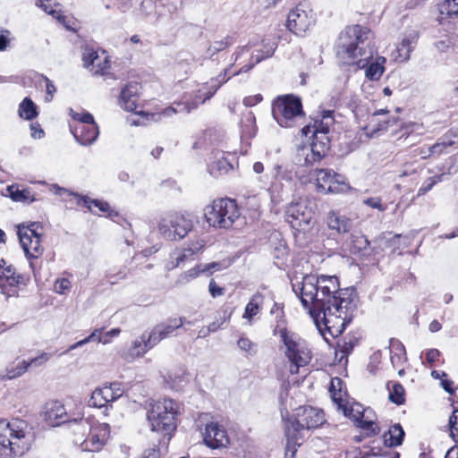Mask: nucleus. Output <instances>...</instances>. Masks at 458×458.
Listing matches in <instances>:
<instances>
[{"mask_svg":"<svg viewBox=\"0 0 458 458\" xmlns=\"http://www.w3.org/2000/svg\"><path fill=\"white\" fill-rule=\"evenodd\" d=\"M82 60L84 66L90 70L92 66H95L96 62L99 60V55L93 49H86L82 54Z\"/></svg>","mask_w":458,"mask_h":458,"instance_id":"603ef678","label":"nucleus"},{"mask_svg":"<svg viewBox=\"0 0 458 458\" xmlns=\"http://www.w3.org/2000/svg\"><path fill=\"white\" fill-rule=\"evenodd\" d=\"M369 245V241L363 235H352V241L349 245L351 253L358 254L361 250H366Z\"/></svg>","mask_w":458,"mask_h":458,"instance_id":"37998d69","label":"nucleus"},{"mask_svg":"<svg viewBox=\"0 0 458 458\" xmlns=\"http://www.w3.org/2000/svg\"><path fill=\"white\" fill-rule=\"evenodd\" d=\"M274 258H283L288 255V250L284 241H280L274 249Z\"/></svg>","mask_w":458,"mask_h":458,"instance_id":"338daca9","label":"nucleus"},{"mask_svg":"<svg viewBox=\"0 0 458 458\" xmlns=\"http://www.w3.org/2000/svg\"><path fill=\"white\" fill-rule=\"evenodd\" d=\"M363 202L365 205H367L372 208H377L379 211H385L386 209V207L382 205L381 199L377 198V197L368 198V199H364Z\"/></svg>","mask_w":458,"mask_h":458,"instance_id":"69168bd1","label":"nucleus"},{"mask_svg":"<svg viewBox=\"0 0 458 458\" xmlns=\"http://www.w3.org/2000/svg\"><path fill=\"white\" fill-rule=\"evenodd\" d=\"M233 66V64H230L227 68H225L221 73H219L216 78H212L207 85L209 89V93L208 98H212L215 93L217 91V89L225 82L228 81V80L231 78L230 75H228L229 72L231 71L232 67Z\"/></svg>","mask_w":458,"mask_h":458,"instance_id":"f704fd0d","label":"nucleus"},{"mask_svg":"<svg viewBox=\"0 0 458 458\" xmlns=\"http://www.w3.org/2000/svg\"><path fill=\"white\" fill-rule=\"evenodd\" d=\"M233 44V39L231 36H226L220 40H216L211 43L206 50L208 58H213L215 55L225 50Z\"/></svg>","mask_w":458,"mask_h":458,"instance_id":"c9c22d12","label":"nucleus"},{"mask_svg":"<svg viewBox=\"0 0 458 458\" xmlns=\"http://www.w3.org/2000/svg\"><path fill=\"white\" fill-rule=\"evenodd\" d=\"M272 114L281 127L291 128L296 120L303 118L301 100L293 95L278 97L272 104Z\"/></svg>","mask_w":458,"mask_h":458,"instance_id":"0eeeda50","label":"nucleus"},{"mask_svg":"<svg viewBox=\"0 0 458 458\" xmlns=\"http://www.w3.org/2000/svg\"><path fill=\"white\" fill-rule=\"evenodd\" d=\"M205 247L202 240H196L182 249V253L178 258H190L193 255L201 254V250Z\"/></svg>","mask_w":458,"mask_h":458,"instance_id":"79ce46f5","label":"nucleus"},{"mask_svg":"<svg viewBox=\"0 0 458 458\" xmlns=\"http://www.w3.org/2000/svg\"><path fill=\"white\" fill-rule=\"evenodd\" d=\"M29 367L27 365V361L21 360L17 364L11 365L6 368L5 373L1 374L0 377L2 379H13L21 375H23Z\"/></svg>","mask_w":458,"mask_h":458,"instance_id":"ea45409f","label":"nucleus"},{"mask_svg":"<svg viewBox=\"0 0 458 458\" xmlns=\"http://www.w3.org/2000/svg\"><path fill=\"white\" fill-rule=\"evenodd\" d=\"M7 191L11 199L14 201H27L29 199V191H21L16 185L7 187Z\"/></svg>","mask_w":458,"mask_h":458,"instance_id":"8fccbe9b","label":"nucleus"},{"mask_svg":"<svg viewBox=\"0 0 458 458\" xmlns=\"http://www.w3.org/2000/svg\"><path fill=\"white\" fill-rule=\"evenodd\" d=\"M200 273H204L200 266H196L195 267L189 269L188 271L182 273L177 280V284H183L191 280L196 278Z\"/></svg>","mask_w":458,"mask_h":458,"instance_id":"864d4df0","label":"nucleus"},{"mask_svg":"<svg viewBox=\"0 0 458 458\" xmlns=\"http://www.w3.org/2000/svg\"><path fill=\"white\" fill-rule=\"evenodd\" d=\"M203 441L207 446L212 449L227 447L230 444L225 428L215 421L206 424Z\"/></svg>","mask_w":458,"mask_h":458,"instance_id":"f3484780","label":"nucleus"},{"mask_svg":"<svg viewBox=\"0 0 458 458\" xmlns=\"http://www.w3.org/2000/svg\"><path fill=\"white\" fill-rule=\"evenodd\" d=\"M418 38L419 33L416 30H411L405 34L402 42L397 47L398 58L402 61L409 60L411 51L417 45Z\"/></svg>","mask_w":458,"mask_h":458,"instance_id":"cd10ccee","label":"nucleus"},{"mask_svg":"<svg viewBox=\"0 0 458 458\" xmlns=\"http://www.w3.org/2000/svg\"><path fill=\"white\" fill-rule=\"evenodd\" d=\"M329 148V136L313 132L312 142L308 146H301L298 148L296 159L300 165H313L327 156Z\"/></svg>","mask_w":458,"mask_h":458,"instance_id":"1a4fd4ad","label":"nucleus"},{"mask_svg":"<svg viewBox=\"0 0 458 458\" xmlns=\"http://www.w3.org/2000/svg\"><path fill=\"white\" fill-rule=\"evenodd\" d=\"M124 390L119 382L110 383L102 387L96 388L89 400V405L97 408L108 407L113 403L123 396Z\"/></svg>","mask_w":458,"mask_h":458,"instance_id":"4468645a","label":"nucleus"},{"mask_svg":"<svg viewBox=\"0 0 458 458\" xmlns=\"http://www.w3.org/2000/svg\"><path fill=\"white\" fill-rule=\"evenodd\" d=\"M238 347L247 355H254L257 352L256 344L249 338L242 336L237 342Z\"/></svg>","mask_w":458,"mask_h":458,"instance_id":"09e8293b","label":"nucleus"},{"mask_svg":"<svg viewBox=\"0 0 458 458\" xmlns=\"http://www.w3.org/2000/svg\"><path fill=\"white\" fill-rule=\"evenodd\" d=\"M315 175L317 189L319 192L340 193L349 189L345 177L332 169H317Z\"/></svg>","mask_w":458,"mask_h":458,"instance_id":"9b49d317","label":"nucleus"},{"mask_svg":"<svg viewBox=\"0 0 458 458\" xmlns=\"http://www.w3.org/2000/svg\"><path fill=\"white\" fill-rule=\"evenodd\" d=\"M56 194L60 196L65 195L73 196L77 198V204H83L92 213H95L93 208H97L99 212L104 213L106 216L112 217L118 216V213L115 210L112 209L110 205L106 201L100 199H92L88 196H81L78 193L72 192L64 188H58L56 191Z\"/></svg>","mask_w":458,"mask_h":458,"instance_id":"a211bd4d","label":"nucleus"},{"mask_svg":"<svg viewBox=\"0 0 458 458\" xmlns=\"http://www.w3.org/2000/svg\"><path fill=\"white\" fill-rule=\"evenodd\" d=\"M38 229H42V226L37 222L31 223L29 226L18 227V238L27 258H38L43 253L40 243L41 233Z\"/></svg>","mask_w":458,"mask_h":458,"instance_id":"9d476101","label":"nucleus"},{"mask_svg":"<svg viewBox=\"0 0 458 458\" xmlns=\"http://www.w3.org/2000/svg\"><path fill=\"white\" fill-rule=\"evenodd\" d=\"M450 430L453 435H458V409H455L449 418Z\"/></svg>","mask_w":458,"mask_h":458,"instance_id":"774afa93","label":"nucleus"},{"mask_svg":"<svg viewBox=\"0 0 458 458\" xmlns=\"http://www.w3.org/2000/svg\"><path fill=\"white\" fill-rule=\"evenodd\" d=\"M315 23V15L311 10H305L301 4L291 10L287 16L288 30L297 36H303Z\"/></svg>","mask_w":458,"mask_h":458,"instance_id":"f8f14e48","label":"nucleus"},{"mask_svg":"<svg viewBox=\"0 0 458 458\" xmlns=\"http://www.w3.org/2000/svg\"><path fill=\"white\" fill-rule=\"evenodd\" d=\"M51 358V354L47 352H42L40 355L27 361L28 367H38L46 363Z\"/></svg>","mask_w":458,"mask_h":458,"instance_id":"bf43d9fd","label":"nucleus"},{"mask_svg":"<svg viewBox=\"0 0 458 458\" xmlns=\"http://www.w3.org/2000/svg\"><path fill=\"white\" fill-rule=\"evenodd\" d=\"M19 114L26 120H32L38 115L37 106L30 98H25L21 101L19 106Z\"/></svg>","mask_w":458,"mask_h":458,"instance_id":"58836bf2","label":"nucleus"},{"mask_svg":"<svg viewBox=\"0 0 458 458\" xmlns=\"http://www.w3.org/2000/svg\"><path fill=\"white\" fill-rule=\"evenodd\" d=\"M280 337L285 347L284 355L290 362L289 371L293 375L298 374L300 368L311 360V352L306 343L294 333L281 329Z\"/></svg>","mask_w":458,"mask_h":458,"instance_id":"39448f33","label":"nucleus"},{"mask_svg":"<svg viewBox=\"0 0 458 458\" xmlns=\"http://www.w3.org/2000/svg\"><path fill=\"white\" fill-rule=\"evenodd\" d=\"M328 228L339 234L349 233L353 229V220L336 211H330L327 217Z\"/></svg>","mask_w":458,"mask_h":458,"instance_id":"5701e85b","label":"nucleus"},{"mask_svg":"<svg viewBox=\"0 0 458 458\" xmlns=\"http://www.w3.org/2000/svg\"><path fill=\"white\" fill-rule=\"evenodd\" d=\"M70 131L81 146L92 145L99 135V128L96 123L70 124Z\"/></svg>","mask_w":458,"mask_h":458,"instance_id":"6ab92c4d","label":"nucleus"},{"mask_svg":"<svg viewBox=\"0 0 458 458\" xmlns=\"http://www.w3.org/2000/svg\"><path fill=\"white\" fill-rule=\"evenodd\" d=\"M286 215L288 217H292L293 226H301L302 225H309L311 218V211L307 210L306 206L302 203H291L287 208Z\"/></svg>","mask_w":458,"mask_h":458,"instance_id":"b1692460","label":"nucleus"},{"mask_svg":"<svg viewBox=\"0 0 458 458\" xmlns=\"http://www.w3.org/2000/svg\"><path fill=\"white\" fill-rule=\"evenodd\" d=\"M70 116L76 122L75 123H96L93 115L82 110L81 112H76L72 108L69 109Z\"/></svg>","mask_w":458,"mask_h":458,"instance_id":"a18cd8bd","label":"nucleus"},{"mask_svg":"<svg viewBox=\"0 0 458 458\" xmlns=\"http://www.w3.org/2000/svg\"><path fill=\"white\" fill-rule=\"evenodd\" d=\"M245 206L254 211H258L260 207L259 198L257 194L245 196Z\"/></svg>","mask_w":458,"mask_h":458,"instance_id":"680f3d73","label":"nucleus"},{"mask_svg":"<svg viewBox=\"0 0 458 458\" xmlns=\"http://www.w3.org/2000/svg\"><path fill=\"white\" fill-rule=\"evenodd\" d=\"M444 175V174H441L426 179L418 190L417 195L420 197L428 192L436 183L443 180Z\"/></svg>","mask_w":458,"mask_h":458,"instance_id":"49530a36","label":"nucleus"},{"mask_svg":"<svg viewBox=\"0 0 458 458\" xmlns=\"http://www.w3.org/2000/svg\"><path fill=\"white\" fill-rule=\"evenodd\" d=\"M263 55H250V63L242 66L238 71L234 72L232 76L250 72L256 64L262 61Z\"/></svg>","mask_w":458,"mask_h":458,"instance_id":"5fc2aeb1","label":"nucleus"},{"mask_svg":"<svg viewBox=\"0 0 458 458\" xmlns=\"http://www.w3.org/2000/svg\"><path fill=\"white\" fill-rule=\"evenodd\" d=\"M209 93L208 86L206 84L201 89H198L193 95L189 98H185V100L182 103H178L179 106H183L184 112L190 113L196 109L200 104L205 103L211 98H208Z\"/></svg>","mask_w":458,"mask_h":458,"instance_id":"bb28decb","label":"nucleus"},{"mask_svg":"<svg viewBox=\"0 0 458 458\" xmlns=\"http://www.w3.org/2000/svg\"><path fill=\"white\" fill-rule=\"evenodd\" d=\"M48 2H50V0H39V3L38 4V5L41 9H43L47 13H49V14L53 15L54 17H55L57 20L61 21V19L64 18V16H62L55 9H53L51 7L50 4H47Z\"/></svg>","mask_w":458,"mask_h":458,"instance_id":"0e129e2a","label":"nucleus"},{"mask_svg":"<svg viewBox=\"0 0 458 458\" xmlns=\"http://www.w3.org/2000/svg\"><path fill=\"white\" fill-rule=\"evenodd\" d=\"M344 382L339 377H334L331 379V386H330V393L332 400L335 403L337 404V406H343L344 396L345 395V392L342 390V386Z\"/></svg>","mask_w":458,"mask_h":458,"instance_id":"e433bc0d","label":"nucleus"},{"mask_svg":"<svg viewBox=\"0 0 458 458\" xmlns=\"http://www.w3.org/2000/svg\"><path fill=\"white\" fill-rule=\"evenodd\" d=\"M458 18V0H445L439 6V16L437 20L440 23L445 19Z\"/></svg>","mask_w":458,"mask_h":458,"instance_id":"72a5a7b5","label":"nucleus"},{"mask_svg":"<svg viewBox=\"0 0 458 458\" xmlns=\"http://www.w3.org/2000/svg\"><path fill=\"white\" fill-rule=\"evenodd\" d=\"M43 413L45 420L52 427L59 426L66 420V410L58 401L47 403Z\"/></svg>","mask_w":458,"mask_h":458,"instance_id":"4be33fe9","label":"nucleus"},{"mask_svg":"<svg viewBox=\"0 0 458 458\" xmlns=\"http://www.w3.org/2000/svg\"><path fill=\"white\" fill-rule=\"evenodd\" d=\"M102 331L103 329L102 328H97L95 329L88 337L72 344L68 350L66 352H64V353H66L72 350H74L78 347H81L88 343H90V342H98V343H101L103 344H109V339H104L102 338Z\"/></svg>","mask_w":458,"mask_h":458,"instance_id":"4c0bfd02","label":"nucleus"},{"mask_svg":"<svg viewBox=\"0 0 458 458\" xmlns=\"http://www.w3.org/2000/svg\"><path fill=\"white\" fill-rule=\"evenodd\" d=\"M182 327L181 319L168 318L165 321L156 325L149 333L153 338L154 343L157 344L162 340L174 335L175 330Z\"/></svg>","mask_w":458,"mask_h":458,"instance_id":"412c9836","label":"nucleus"},{"mask_svg":"<svg viewBox=\"0 0 458 458\" xmlns=\"http://www.w3.org/2000/svg\"><path fill=\"white\" fill-rule=\"evenodd\" d=\"M110 68V61L107 56H100L99 60L96 62L95 66L90 68V72L94 74H105Z\"/></svg>","mask_w":458,"mask_h":458,"instance_id":"3c124183","label":"nucleus"},{"mask_svg":"<svg viewBox=\"0 0 458 458\" xmlns=\"http://www.w3.org/2000/svg\"><path fill=\"white\" fill-rule=\"evenodd\" d=\"M233 169V165L223 156L216 157L208 165V173L215 177L227 174Z\"/></svg>","mask_w":458,"mask_h":458,"instance_id":"7c9ffc66","label":"nucleus"},{"mask_svg":"<svg viewBox=\"0 0 458 458\" xmlns=\"http://www.w3.org/2000/svg\"><path fill=\"white\" fill-rule=\"evenodd\" d=\"M262 296L260 294H255L251 300L248 302L245 308L243 318L251 319L259 311V303L261 302Z\"/></svg>","mask_w":458,"mask_h":458,"instance_id":"a19ab883","label":"nucleus"},{"mask_svg":"<svg viewBox=\"0 0 458 458\" xmlns=\"http://www.w3.org/2000/svg\"><path fill=\"white\" fill-rule=\"evenodd\" d=\"M192 228V221L185 215L172 213L164 216L158 223L161 235L167 240L182 239Z\"/></svg>","mask_w":458,"mask_h":458,"instance_id":"6e6552de","label":"nucleus"},{"mask_svg":"<svg viewBox=\"0 0 458 458\" xmlns=\"http://www.w3.org/2000/svg\"><path fill=\"white\" fill-rule=\"evenodd\" d=\"M325 422L322 411L313 407H305L298 411L297 418L288 420L285 423L286 454L293 455L304 438V431L316 428Z\"/></svg>","mask_w":458,"mask_h":458,"instance_id":"7ed1b4c3","label":"nucleus"},{"mask_svg":"<svg viewBox=\"0 0 458 458\" xmlns=\"http://www.w3.org/2000/svg\"><path fill=\"white\" fill-rule=\"evenodd\" d=\"M318 278L319 297L326 300V306H333L334 297L339 295L350 297L353 301L348 290L340 289L339 281L336 276L321 275Z\"/></svg>","mask_w":458,"mask_h":458,"instance_id":"dca6fc26","label":"nucleus"},{"mask_svg":"<svg viewBox=\"0 0 458 458\" xmlns=\"http://www.w3.org/2000/svg\"><path fill=\"white\" fill-rule=\"evenodd\" d=\"M453 142L449 141H439L432 145L431 147H428V155H440L444 152V150L450 147Z\"/></svg>","mask_w":458,"mask_h":458,"instance_id":"13d9d810","label":"nucleus"},{"mask_svg":"<svg viewBox=\"0 0 458 458\" xmlns=\"http://www.w3.org/2000/svg\"><path fill=\"white\" fill-rule=\"evenodd\" d=\"M4 265V259H0V290L3 294L11 296L15 293V287L21 280V276L16 274L13 266Z\"/></svg>","mask_w":458,"mask_h":458,"instance_id":"aec40b11","label":"nucleus"},{"mask_svg":"<svg viewBox=\"0 0 458 458\" xmlns=\"http://www.w3.org/2000/svg\"><path fill=\"white\" fill-rule=\"evenodd\" d=\"M318 284V276H304L299 288L301 301L303 307L309 310L318 328L322 332L323 325L330 335L336 337L352 320L355 304L350 297L339 295L334 297L333 306H326V300L319 297Z\"/></svg>","mask_w":458,"mask_h":458,"instance_id":"f257e3e1","label":"nucleus"},{"mask_svg":"<svg viewBox=\"0 0 458 458\" xmlns=\"http://www.w3.org/2000/svg\"><path fill=\"white\" fill-rule=\"evenodd\" d=\"M256 119L252 112L247 111L242 114L240 127L242 134L246 138H253L256 134Z\"/></svg>","mask_w":458,"mask_h":458,"instance_id":"473e14b6","label":"nucleus"},{"mask_svg":"<svg viewBox=\"0 0 458 458\" xmlns=\"http://www.w3.org/2000/svg\"><path fill=\"white\" fill-rule=\"evenodd\" d=\"M72 287V283L67 278L57 279L55 283L54 289L58 294H66Z\"/></svg>","mask_w":458,"mask_h":458,"instance_id":"4d7b16f0","label":"nucleus"},{"mask_svg":"<svg viewBox=\"0 0 458 458\" xmlns=\"http://www.w3.org/2000/svg\"><path fill=\"white\" fill-rule=\"evenodd\" d=\"M224 261H227V262L225 264H224L222 262H212L209 265H208L207 267H203L202 271L212 274L216 271L222 270L230 266V262L228 259H225Z\"/></svg>","mask_w":458,"mask_h":458,"instance_id":"052dcab7","label":"nucleus"},{"mask_svg":"<svg viewBox=\"0 0 458 458\" xmlns=\"http://www.w3.org/2000/svg\"><path fill=\"white\" fill-rule=\"evenodd\" d=\"M371 31L361 25L346 27L339 35L335 44L337 57L348 65L364 69L369 81H378L385 72L386 59L377 55L371 44Z\"/></svg>","mask_w":458,"mask_h":458,"instance_id":"f03ea898","label":"nucleus"},{"mask_svg":"<svg viewBox=\"0 0 458 458\" xmlns=\"http://www.w3.org/2000/svg\"><path fill=\"white\" fill-rule=\"evenodd\" d=\"M434 47L439 53H446L454 47L453 38L448 35L441 37L434 42Z\"/></svg>","mask_w":458,"mask_h":458,"instance_id":"de8ad7c7","label":"nucleus"},{"mask_svg":"<svg viewBox=\"0 0 458 458\" xmlns=\"http://www.w3.org/2000/svg\"><path fill=\"white\" fill-rule=\"evenodd\" d=\"M337 407L338 410L343 411L345 417L352 419L357 427L369 431L372 436L378 434L379 428L374 426L375 421L373 418L369 416L371 411L363 409V407L359 403L352 404L349 407L344 403V401L343 402V406Z\"/></svg>","mask_w":458,"mask_h":458,"instance_id":"ddd939ff","label":"nucleus"},{"mask_svg":"<svg viewBox=\"0 0 458 458\" xmlns=\"http://www.w3.org/2000/svg\"><path fill=\"white\" fill-rule=\"evenodd\" d=\"M275 52L274 45L266 44L261 49L252 52L251 55H263L262 61L272 56Z\"/></svg>","mask_w":458,"mask_h":458,"instance_id":"e2e57ef3","label":"nucleus"},{"mask_svg":"<svg viewBox=\"0 0 458 458\" xmlns=\"http://www.w3.org/2000/svg\"><path fill=\"white\" fill-rule=\"evenodd\" d=\"M389 400L398 405L404 403V388L400 383H394L389 390Z\"/></svg>","mask_w":458,"mask_h":458,"instance_id":"c03bdc74","label":"nucleus"},{"mask_svg":"<svg viewBox=\"0 0 458 458\" xmlns=\"http://www.w3.org/2000/svg\"><path fill=\"white\" fill-rule=\"evenodd\" d=\"M353 344L351 342L344 341L342 344H337V350L335 351V356L337 357L341 353L339 362L341 363L344 359H346L347 355L352 351Z\"/></svg>","mask_w":458,"mask_h":458,"instance_id":"6e6d98bb","label":"nucleus"},{"mask_svg":"<svg viewBox=\"0 0 458 458\" xmlns=\"http://www.w3.org/2000/svg\"><path fill=\"white\" fill-rule=\"evenodd\" d=\"M388 113L389 111L387 109H378L371 114L369 124L373 132L386 131L390 125L396 123V119L394 117L384 118L382 120L378 119V116L386 115Z\"/></svg>","mask_w":458,"mask_h":458,"instance_id":"c756f323","label":"nucleus"},{"mask_svg":"<svg viewBox=\"0 0 458 458\" xmlns=\"http://www.w3.org/2000/svg\"><path fill=\"white\" fill-rule=\"evenodd\" d=\"M240 216V210L234 199H219L205 208V217L209 225L216 228H230Z\"/></svg>","mask_w":458,"mask_h":458,"instance_id":"423d86ee","label":"nucleus"},{"mask_svg":"<svg viewBox=\"0 0 458 458\" xmlns=\"http://www.w3.org/2000/svg\"><path fill=\"white\" fill-rule=\"evenodd\" d=\"M110 435L107 423H95L90 427L89 433L81 443V449L87 452H98L106 444Z\"/></svg>","mask_w":458,"mask_h":458,"instance_id":"2eb2a0df","label":"nucleus"},{"mask_svg":"<svg viewBox=\"0 0 458 458\" xmlns=\"http://www.w3.org/2000/svg\"><path fill=\"white\" fill-rule=\"evenodd\" d=\"M387 434L389 435V437H386V434L384 436V443L386 446L395 447L403 444L404 431L399 423L390 427Z\"/></svg>","mask_w":458,"mask_h":458,"instance_id":"2f4dec72","label":"nucleus"},{"mask_svg":"<svg viewBox=\"0 0 458 458\" xmlns=\"http://www.w3.org/2000/svg\"><path fill=\"white\" fill-rule=\"evenodd\" d=\"M335 123V111L323 110L321 112L320 118L314 120L313 132L317 134L328 135L331 130H335L334 126Z\"/></svg>","mask_w":458,"mask_h":458,"instance_id":"a878e982","label":"nucleus"},{"mask_svg":"<svg viewBox=\"0 0 458 458\" xmlns=\"http://www.w3.org/2000/svg\"><path fill=\"white\" fill-rule=\"evenodd\" d=\"M139 84L136 82L128 83L121 91L120 105L128 111L133 112L137 108Z\"/></svg>","mask_w":458,"mask_h":458,"instance_id":"393cba45","label":"nucleus"},{"mask_svg":"<svg viewBox=\"0 0 458 458\" xmlns=\"http://www.w3.org/2000/svg\"><path fill=\"white\" fill-rule=\"evenodd\" d=\"M156 345L149 333H144L140 340L132 342L129 349V355L132 358L140 357Z\"/></svg>","mask_w":458,"mask_h":458,"instance_id":"c85d7f7f","label":"nucleus"},{"mask_svg":"<svg viewBox=\"0 0 458 458\" xmlns=\"http://www.w3.org/2000/svg\"><path fill=\"white\" fill-rule=\"evenodd\" d=\"M178 413L179 404L172 399L164 398L150 404L147 420L152 431L166 436L175 430Z\"/></svg>","mask_w":458,"mask_h":458,"instance_id":"20e7f679","label":"nucleus"}]
</instances>
